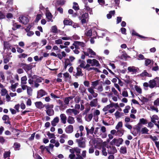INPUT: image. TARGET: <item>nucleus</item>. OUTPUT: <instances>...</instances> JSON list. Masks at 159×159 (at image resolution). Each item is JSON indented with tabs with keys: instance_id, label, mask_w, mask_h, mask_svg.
Instances as JSON below:
<instances>
[{
	"instance_id": "f257e3e1",
	"label": "nucleus",
	"mask_w": 159,
	"mask_h": 159,
	"mask_svg": "<svg viewBox=\"0 0 159 159\" xmlns=\"http://www.w3.org/2000/svg\"><path fill=\"white\" fill-rule=\"evenodd\" d=\"M98 81H93L92 82V87H89L88 88L87 90L89 92L91 93L94 98H96L97 97L98 94L94 92V89L95 88L96 86L98 84Z\"/></svg>"
},
{
	"instance_id": "f03ea898",
	"label": "nucleus",
	"mask_w": 159,
	"mask_h": 159,
	"mask_svg": "<svg viewBox=\"0 0 159 159\" xmlns=\"http://www.w3.org/2000/svg\"><path fill=\"white\" fill-rule=\"evenodd\" d=\"M123 139L122 138H119L118 139H114L110 143L112 145H116L119 147L122 143Z\"/></svg>"
},
{
	"instance_id": "7ed1b4c3",
	"label": "nucleus",
	"mask_w": 159,
	"mask_h": 159,
	"mask_svg": "<svg viewBox=\"0 0 159 159\" xmlns=\"http://www.w3.org/2000/svg\"><path fill=\"white\" fill-rule=\"evenodd\" d=\"M84 52L85 55L88 56L90 58L94 57L96 55V53L90 48H87V51Z\"/></svg>"
},
{
	"instance_id": "20e7f679",
	"label": "nucleus",
	"mask_w": 159,
	"mask_h": 159,
	"mask_svg": "<svg viewBox=\"0 0 159 159\" xmlns=\"http://www.w3.org/2000/svg\"><path fill=\"white\" fill-rule=\"evenodd\" d=\"M87 62L91 64L92 66H100L98 61L95 59H93V60L88 59L87 60Z\"/></svg>"
},
{
	"instance_id": "39448f33",
	"label": "nucleus",
	"mask_w": 159,
	"mask_h": 159,
	"mask_svg": "<svg viewBox=\"0 0 159 159\" xmlns=\"http://www.w3.org/2000/svg\"><path fill=\"white\" fill-rule=\"evenodd\" d=\"M79 111L75 109H68L66 110V114L69 116H72L73 114L75 115H77L79 113Z\"/></svg>"
},
{
	"instance_id": "423d86ee",
	"label": "nucleus",
	"mask_w": 159,
	"mask_h": 159,
	"mask_svg": "<svg viewBox=\"0 0 159 159\" xmlns=\"http://www.w3.org/2000/svg\"><path fill=\"white\" fill-rule=\"evenodd\" d=\"M91 64L87 63L86 65H85L84 69H85L88 71L95 70L98 72H101V71L99 70L97 68L91 67Z\"/></svg>"
},
{
	"instance_id": "0eeeda50",
	"label": "nucleus",
	"mask_w": 159,
	"mask_h": 159,
	"mask_svg": "<svg viewBox=\"0 0 159 159\" xmlns=\"http://www.w3.org/2000/svg\"><path fill=\"white\" fill-rule=\"evenodd\" d=\"M155 80H151L149 81V87L151 88H154L156 85L157 83L159 82V78L157 77L155 78Z\"/></svg>"
},
{
	"instance_id": "6e6552de",
	"label": "nucleus",
	"mask_w": 159,
	"mask_h": 159,
	"mask_svg": "<svg viewBox=\"0 0 159 159\" xmlns=\"http://www.w3.org/2000/svg\"><path fill=\"white\" fill-rule=\"evenodd\" d=\"M83 138H81L79 139H77L76 142L78 144V146L81 148H84L85 147V142L83 140Z\"/></svg>"
},
{
	"instance_id": "1a4fd4ad",
	"label": "nucleus",
	"mask_w": 159,
	"mask_h": 159,
	"mask_svg": "<svg viewBox=\"0 0 159 159\" xmlns=\"http://www.w3.org/2000/svg\"><path fill=\"white\" fill-rule=\"evenodd\" d=\"M73 45L75 46L76 49H80L81 47H83L85 46V45L83 42L75 41L73 43Z\"/></svg>"
},
{
	"instance_id": "9d476101",
	"label": "nucleus",
	"mask_w": 159,
	"mask_h": 159,
	"mask_svg": "<svg viewBox=\"0 0 159 159\" xmlns=\"http://www.w3.org/2000/svg\"><path fill=\"white\" fill-rule=\"evenodd\" d=\"M128 72L132 74H135L139 70V68L134 66H130L128 68Z\"/></svg>"
},
{
	"instance_id": "9b49d317",
	"label": "nucleus",
	"mask_w": 159,
	"mask_h": 159,
	"mask_svg": "<svg viewBox=\"0 0 159 159\" xmlns=\"http://www.w3.org/2000/svg\"><path fill=\"white\" fill-rule=\"evenodd\" d=\"M88 14L85 13L83 14L81 16L79 17L80 20H81V23L83 24L85 23L88 17Z\"/></svg>"
},
{
	"instance_id": "f8f14e48",
	"label": "nucleus",
	"mask_w": 159,
	"mask_h": 159,
	"mask_svg": "<svg viewBox=\"0 0 159 159\" xmlns=\"http://www.w3.org/2000/svg\"><path fill=\"white\" fill-rule=\"evenodd\" d=\"M20 21L24 24H26L29 22V19L28 17L25 16H20L19 17Z\"/></svg>"
},
{
	"instance_id": "ddd939ff",
	"label": "nucleus",
	"mask_w": 159,
	"mask_h": 159,
	"mask_svg": "<svg viewBox=\"0 0 159 159\" xmlns=\"http://www.w3.org/2000/svg\"><path fill=\"white\" fill-rule=\"evenodd\" d=\"M69 151L71 153H74L75 152L76 155H79L80 153L81 149L78 147H74L70 149Z\"/></svg>"
},
{
	"instance_id": "4468645a",
	"label": "nucleus",
	"mask_w": 159,
	"mask_h": 159,
	"mask_svg": "<svg viewBox=\"0 0 159 159\" xmlns=\"http://www.w3.org/2000/svg\"><path fill=\"white\" fill-rule=\"evenodd\" d=\"M35 66V64L34 63H32L28 65H25L24 67L25 70L29 71Z\"/></svg>"
},
{
	"instance_id": "2eb2a0df",
	"label": "nucleus",
	"mask_w": 159,
	"mask_h": 159,
	"mask_svg": "<svg viewBox=\"0 0 159 159\" xmlns=\"http://www.w3.org/2000/svg\"><path fill=\"white\" fill-rule=\"evenodd\" d=\"M74 128L72 125L67 126L65 129V131L67 134L71 133L73 131Z\"/></svg>"
},
{
	"instance_id": "dca6fc26",
	"label": "nucleus",
	"mask_w": 159,
	"mask_h": 159,
	"mask_svg": "<svg viewBox=\"0 0 159 159\" xmlns=\"http://www.w3.org/2000/svg\"><path fill=\"white\" fill-rule=\"evenodd\" d=\"M89 105L91 107H96L98 105L97 98H95L92 100L89 103Z\"/></svg>"
},
{
	"instance_id": "f3484780",
	"label": "nucleus",
	"mask_w": 159,
	"mask_h": 159,
	"mask_svg": "<svg viewBox=\"0 0 159 159\" xmlns=\"http://www.w3.org/2000/svg\"><path fill=\"white\" fill-rule=\"evenodd\" d=\"M45 15L48 22L51 21L52 22L53 21V20L52 19L53 16L51 13L50 12L45 13Z\"/></svg>"
},
{
	"instance_id": "a211bd4d",
	"label": "nucleus",
	"mask_w": 159,
	"mask_h": 159,
	"mask_svg": "<svg viewBox=\"0 0 159 159\" xmlns=\"http://www.w3.org/2000/svg\"><path fill=\"white\" fill-rule=\"evenodd\" d=\"M60 116L62 123L63 124H65L66 123L67 119L66 115L64 114H62L60 115Z\"/></svg>"
},
{
	"instance_id": "6ab92c4d",
	"label": "nucleus",
	"mask_w": 159,
	"mask_h": 159,
	"mask_svg": "<svg viewBox=\"0 0 159 159\" xmlns=\"http://www.w3.org/2000/svg\"><path fill=\"white\" fill-rule=\"evenodd\" d=\"M59 119L58 117H55L51 121V124L53 126H56L57 123H58Z\"/></svg>"
},
{
	"instance_id": "aec40b11",
	"label": "nucleus",
	"mask_w": 159,
	"mask_h": 159,
	"mask_svg": "<svg viewBox=\"0 0 159 159\" xmlns=\"http://www.w3.org/2000/svg\"><path fill=\"white\" fill-rule=\"evenodd\" d=\"M77 72L75 74V76L76 77L80 76H82L83 74L82 72L81 69L79 67L76 68Z\"/></svg>"
},
{
	"instance_id": "412c9836",
	"label": "nucleus",
	"mask_w": 159,
	"mask_h": 159,
	"mask_svg": "<svg viewBox=\"0 0 159 159\" xmlns=\"http://www.w3.org/2000/svg\"><path fill=\"white\" fill-rule=\"evenodd\" d=\"M72 65V64L69 58H66L65 59V61L64 63V68L66 69L68 66H71Z\"/></svg>"
},
{
	"instance_id": "4be33fe9",
	"label": "nucleus",
	"mask_w": 159,
	"mask_h": 159,
	"mask_svg": "<svg viewBox=\"0 0 159 159\" xmlns=\"http://www.w3.org/2000/svg\"><path fill=\"white\" fill-rule=\"evenodd\" d=\"M85 129L87 131V135H88L89 134H93V133L94 130V127L93 126H92L90 129H89L88 127H86Z\"/></svg>"
},
{
	"instance_id": "5701e85b",
	"label": "nucleus",
	"mask_w": 159,
	"mask_h": 159,
	"mask_svg": "<svg viewBox=\"0 0 159 159\" xmlns=\"http://www.w3.org/2000/svg\"><path fill=\"white\" fill-rule=\"evenodd\" d=\"M0 81L3 83H5V76L4 72L0 71Z\"/></svg>"
},
{
	"instance_id": "b1692460",
	"label": "nucleus",
	"mask_w": 159,
	"mask_h": 159,
	"mask_svg": "<svg viewBox=\"0 0 159 159\" xmlns=\"http://www.w3.org/2000/svg\"><path fill=\"white\" fill-rule=\"evenodd\" d=\"M94 134L97 137H99L100 135H101L102 133L101 132L100 128H99L96 127L95 128L94 131Z\"/></svg>"
},
{
	"instance_id": "393cba45",
	"label": "nucleus",
	"mask_w": 159,
	"mask_h": 159,
	"mask_svg": "<svg viewBox=\"0 0 159 159\" xmlns=\"http://www.w3.org/2000/svg\"><path fill=\"white\" fill-rule=\"evenodd\" d=\"M46 94V92L43 90L41 89L39 90L38 93L37 97L40 98Z\"/></svg>"
},
{
	"instance_id": "a878e982",
	"label": "nucleus",
	"mask_w": 159,
	"mask_h": 159,
	"mask_svg": "<svg viewBox=\"0 0 159 159\" xmlns=\"http://www.w3.org/2000/svg\"><path fill=\"white\" fill-rule=\"evenodd\" d=\"M63 23L65 25H71L72 24V22L70 19H65L63 21Z\"/></svg>"
},
{
	"instance_id": "bb28decb",
	"label": "nucleus",
	"mask_w": 159,
	"mask_h": 159,
	"mask_svg": "<svg viewBox=\"0 0 159 159\" xmlns=\"http://www.w3.org/2000/svg\"><path fill=\"white\" fill-rule=\"evenodd\" d=\"M74 96H70L65 98L64 100V103L68 105L69 104V101L74 98Z\"/></svg>"
},
{
	"instance_id": "cd10ccee",
	"label": "nucleus",
	"mask_w": 159,
	"mask_h": 159,
	"mask_svg": "<svg viewBox=\"0 0 159 159\" xmlns=\"http://www.w3.org/2000/svg\"><path fill=\"white\" fill-rule=\"evenodd\" d=\"M67 122L70 124H74L75 122L74 117L71 116H69L67 118Z\"/></svg>"
},
{
	"instance_id": "c85d7f7f",
	"label": "nucleus",
	"mask_w": 159,
	"mask_h": 159,
	"mask_svg": "<svg viewBox=\"0 0 159 159\" xmlns=\"http://www.w3.org/2000/svg\"><path fill=\"white\" fill-rule=\"evenodd\" d=\"M110 149L111 151H110L109 150H108V152L110 154H114L116 153L117 152V150H116L115 147L112 146L110 147Z\"/></svg>"
},
{
	"instance_id": "c756f323",
	"label": "nucleus",
	"mask_w": 159,
	"mask_h": 159,
	"mask_svg": "<svg viewBox=\"0 0 159 159\" xmlns=\"http://www.w3.org/2000/svg\"><path fill=\"white\" fill-rule=\"evenodd\" d=\"M149 130L146 127H143L141 128L140 132L142 134H148Z\"/></svg>"
},
{
	"instance_id": "7c9ffc66",
	"label": "nucleus",
	"mask_w": 159,
	"mask_h": 159,
	"mask_svg": "<svg viewBox=\"0 0 159 159\" xmlns=\"http://www.w3.org/2000/svg\"><path fill=\"white\" fill-rule=\"evenodd\" d=\"M124 81L127 84H129L132 83V79H130L129 76H126L125 79L124 80Z\"/></svg>"
},
{
	"instance_id": "2f4dec72",
	"label": "nucleus",
	"mask_w": 159,
	"mask_h": 159,
	"mask_svg": "<svg viewBox=\"0 0 159 159\" xmlns=\"http://www.w3.org/2000/svg\"><path fill=\"white\" fill-rule=\"evenodd\" d=\"M158 119L159 117L158 116L156 115H154L151 117V121L152 122L155 124L156 123V121L155 120H158Z\"/></svg>"
},
{
	"instance_id": "473e14b6",
	"label": "nucleus",
	"mask_w": 159,
	"mask_h": 159,
	"mask_svg": "<svg viewBox=\"0 0 159 159\" xmlns=\"http://www.w3.org/2000/svg\"><path fill=\"white\" fill-rule=\"evenodd\" d=\"M93 117V115L92 114H89L87 115L85 117L86 120L89 122L91 120Z\"/></svg>"
},
{
	"instance_id": "72a5a7b5",
	"label": "nucleus",
	"mask_w": 159,
	"mask_h": 159,
	"mask_svg": "<svg viewBox=\"0 0 159 159\" xmlns=\"http://www.w3.org/2000/svg\"><path fill=\"white\" fill-rule=\"evenodd\" d=\"M51 31L55 33H57L58 30L57 26L56 25L52 26L51 29Z\"/></svg>"
},
{
	"instance_id": "f704fd0d",
	"label": "nucleus",
	"mask_w": 159,
	"mask_h": 159,
	"mask_svg": "<svg viewBox=\"0 0 159 159\" xmlns=\"http://www.w3.org/2000/svg\"><path fill=\"white\" fill-rule=\"evenodd\" d=\"M21 84H26L27 83V78L26 76L21 77Z\"/></svg>"
},
{
	"instance_id": "c9c22d12",
	"label": "nucleus",
	"mask_w": 159,
	"mask_h": 159,
	"mask_svg": "<svg viewBox=\"0 0 159 159\" xmlns=\"http://www.w3.org/2000/svg\"><path fill=\"white\" fill-rule=\"evenodd\" d=\"M46 113L48 115L51 116L53 115L54 111L52 109V108H51L46 110Z\"/></svg>"
},
{
	"instance_id": "e433bc0d",
	"label": "nucleus",
	"mask_w": 159,
	"mask_h": 159,
	"mask_svg": "<svg viewBox=\"0 0 159 159\" xmlns=\"http://www.w3.org/2000/svg\"><path fill=\"white\" fill-rule=\"evenodd\" d=\"M79 66L81 68H84L85 66L84 62L81 60H80L79 61Z\"/></svg>"
},
{
	"instance_id": "4c0bfd02",
	"label": "nucleus",
	"mask_w": 159,
	"mask_h": 159,
	"mask_svg": "<svg viewBox=\"0 0 159 159\" xmlns=\"http://www.w3.org/2000/svg\"><path fill=\"white\" fill-rule=\"evenodd\" d=\"M134 89L139 94H141L142 93V89L140 87L137 85H135L134 86Z\"/></svg>"
},
{
	"instance_id": "58836bf2",
	"label": "nucleus",
	"mask_w": 159,
	"mask_h": 159,
	"mask_svg": "<svg viewBox=\"0 0 159 159\" xmlns=\"http://www.w3.org/2000/svg\"><path fill=\"white\" fill-rule=\"evenodd\" d=\"M140 75L141 76H147L148 77H151L152 76L151 74H149L145 70L141 74H140Z\"/></svg>"
},
{
	"instance_id": "ea45409f",
	"label": "nucleus",
	"mask_w": 159,
	"mask_h": 159,
	"mask_svg": "<svg viewBox=\"0 0 159 159\" xmlns=\"http://www.w3.org/2000/svg\"><path fill=\"white\" fill-rule=\"evenodd\" d=\"M120 152L121 153L125 154L127 152L126 148L125 147H121L120 149Z\"/></svg>"
},
{
	"instance_id": "a19ab883",
	"label": "nucleus",
	"mask_w": 159,
	"mask_h": 159,
	"mask_svg": "<svg viewBox=\"0 0 159 159\" xmlns=\"http://www.w3.org/2000/svg\"><path fill=\"white\" fill-rule=\"evenodd\" d=\"M35 104L36 107L39 108H41L43 107V105L41 102H37Z\"/></svg>"
},
{
	"instance_id": "79ce46f5",
	"label": "nucleus",
	"mask_w": 159,
	"mask_h": 159,
	"mask_svg": "<svg viewBox=\"0 0 159 159\" xmlns=\"http://www.w3.org/2000/svg\"><path fill=\"white\" fill-rule=\"evenodd\" d=\"M123 126L122 123L121 121L119 122L116 126L115 129L118 130L122 127Z\"/></svg>"
},
{
	"instance_id": "37998d69",
	"label": "nucleus",
	"mask_w": 159,
	"mask_h": 159,
	"mask_svg": "<svg viewBox=\"0 0 159 159\" xmlns=\"http://www.w3.org/2000/svg\"><path fill=\"white\" fill-rule=\"evenodd\" d=\"M20 25H17L16 23H14L13 24L12 29L15 30H16L17 29L20 28Z\"/></svg>"
},
{
	"instance_id": "c03bdc74",
	"label": "nucleus",
	"mask_w": 159,
	"mask_h": 159,
	"mask_svg": "<svg viewBox=\"0 0 159 159\" xmlns=\"http://www.w3.org/2000/svg\"><path fill=\"white\" fill-rule=\"evenodd\" d=\"M1 95L2 96H5L7 93V90L4 88L1 89Z\"/></svg>"
},
{
	"instance_id": "a18cd8bd",
	"label": "nucleus",
	"mask_w": 159,
	"mask_h": 159,
	"mask_svg": "<svg viewBox=\"0 0 159 159\" xmlns=\"http://www.w3.org/2000/svg\"><path fill=\"white\" fill-rule=\"evenodd\" d=\"M139 100L143 103L147 102L148 101V99L143 97L141 96L139 98Z\"/></svg>"
},
{
	"instance_id": "49530a36",
	"label": "nucleus",
	"mask_w": 159,
	"mask_h": 159,
	"mask_svg": "<svg viewBox=\"0 0 159 159\" xmlns=\"http://www.w3.org/2000/svg\"><path fill=\"white\" fill-rule=\"evenodd\" d=\"M32 90L31 88L30 87H28L27 89V92L28 94L29 95H31L32 93Z\"/></svg>"
},
{
	"instance_id": "de8ad7c7",
	"label": "nucleus",
	"mask_w": 159,
	"mask_h": 159,
	"mask_svg": "<svg viewBox=\"0 0 159 159\" xmlns=\"http://www.w3.org/2000/svg\"><path fill=\"white\" fill-rule=\"evenodd\" d=\"M73 8L75 10H77L79 9V6L77 3L75 2L73 3Z\"/></svg>"
},
{
	"instance_id": "09e8293b",
	"label": "nucleus",
	"mask_w": 159,
	"mask_h": 159,
	"mask_svg": "<svg viewBox=\"0 0 159 159\" xmlns=\"http://www.w3.org/2000/svg\"><path fill=\"white\" fill-rule=\"evenodd\" d=\"M93 114L94 117L98 116L100 114V111L98 109H95L94 110Z\"/></svg>"
},
{
	"instance_id": "8fccbe9b",
	"label": "nucleus",
	"mask_w": 159,
	"mask_h": 159,
	"mask_svg": "<svg viewBox=\"0 0 159 159\" xmlns=\"http://www.w3.org/2000/svg\"><path fill=\"white\" fill-rule=\"evenodd\" d=\"M63 76L65 78L66 80H68L69 79H70V75L69 73L67 72H66L63 74Z\"/></svg>"
},
{
	"instance_id": "3c124183",
	"label": "nucleus",
	"mask_w": 159,
	"mask_h": 159,
	"mask_svg": "<svg viewBox=\"0 0 159 159\" xmlns=\"http://www.w3.org/2000/svg\"><path fill=\"white\" fill-rule=\"evenodd\" d=\"M18 83H16L14 84H12L11 85V89L13 91H15V89L16 88V87L18 85Z\"/></svg>"
},
{
	"instance_id": "603ef678",
	"label": "nucleus",
	"mask_w": 159,
	"mask_h": 159,
	"mask_svg": "<svg viewBox=\"0 0 159 159\" xmlns=\"http://www.w3.org/2000/svg\"><path fill=\"white\" fill-rule=\"evenodd\" d=\"M123 130L122 129H118L117 131V135L119 136H121L123 134ZM117 135V134H116Z\"/></svg>"
},
{
	"instance_id": "864d4df0",
	"label": "nucleus",
	"mask_w": 159,
	"mask_h": 159,
	"mask_svg": "<svg viewBox=\"0 0 159 159\" xmlns=\"http://www.w3.org/2000/svg\"><path fill=\"white\" fill-rule=\"evenodd\" d=\"M115 14V11H111L110 12V13L107 15V17L108 19H110L111 17V14L114 15Z\"/></svg>"
},
{
	"instance_id": "5fc2aeb1",
	"label": "nucleus",
	"mask_w": 159,
	"mask_h": 159,
	"mask_svg": "<svg viewBox=\"0 0 159 159\" xmlns=\"http://www.w3.org/2000/svg\"><path fill=\"white\" fill-rule=\"evenodd\" d=\"M139 122L141 124H146L147 123V120L144 118H142L140 119Z\"/></svg>"
},
{
	"instance_id": "6e6d98bb",
	"label": "nucleus",
	"mask_w": 159,
	"mask_h": 159,
	"mask_svg": "<svg viewBox=\"0 0 159 159\" xmlns=\"http://www.w3.org/2000/svg\"><path fill=\"white\" fill-rule=\"evenodd\" d=\"M10 152L9 151L6 152L4 154L3 156L4 158L8 157L10 156Z\"/></svg>"
},
{
	"instance_id": "4d7b16f0",
	"label": "nucleus",
	"mask_w": 159,
	"mask_h": 159,
	"mask_svg": "<svg viewBox=\"0 0 159 159\" xmlns=\"http://www.w3.org/2000/svg\"><path fill=\"white\" fill-rule=\"evenodd\" d=\"M14 148L16 150H18L20 147V145L17 143H15L14 145Z\"/></svg>"
},
{
	"instance_id": "13d9d810",
	"label": "nucleus",
	"mask_w": 159,
	"mask_h": 159,
	"mask_svg": "<svg viewBox=\"0 0 159 159\" xmlns=\"http://www.w3.org/2000/svg\"><path fill=\"white\" fill-rule=\"evenodd\" d=\"M47 135L49 138L51 139L55 138V135L54 134L50 133L49 132H48Z\"/></svg>"
},
{
	"instance_id": "bf43d9fd",
	"label": "nucleus",
	"mask_w": 159,
	"mask_h": 159,
	"mask_svg": "<svg viewBox=\"0 0 159 159\" xmlns=\"http://www.w3.org/2000/svg\"><path fill=\"white\" fill-rule=\"evenodd\" d=\"M55 43L56 44H61L62 43V39H59L55 41Z\"/></svg>"
},
{
	"instance_id": "052dcab7",
	"label": "nucleus",
	"mask_w": 159,
	"mask_h": 159,
	"mask_svg": "<svg viewBox=\"0 0 159 159\" xmlns=\"http://www.w3.org/2000/svg\"><path fill=\"white\" fill-rule=\"evenodd\" d=\"M45 107L46 109V110H47L48 109H49L51 108H53V105L52 104H47L45 105Z\"/></svg>"
},
{
	"instance_id": "680f3d73",
	"label": "nucleus",
	"mask_w": 159,
	"mask_h": 159,
	"mask_svg": "<svg viewBox=\"0 0 159 159\" xmlns=\"http://www.w3.org/2000/svg\"><path fill=\"white\" fill-rule=\"evenodd\" d=\"M102 152L103 155L107 156V152L106 151V148L105 147H102Z\"/></svg>"
},
{
	"instance_id": "e2e57ef3",
	"label": "nucleus",
	"mask_w": 159,
	"mask_h": 159,
	"mask_svg": "<svg viewBox=\"0 0 159 159\" xmlns=\"http://www.w3.org/2000/svg\"><path fill=\"white\" fill-rule=\"evenodd\" d=\"M80 131V136H82L83 135L82 131L84 130V127L82 125H80L79 127Z\"/></svg>"
},
{
	"instance_id": "0e129e2a",
	"label": "nucleus",
	"mask_w": 159,
	"mask_h": 159,
	"mask_svg": "<svg viewBox=\"0 0 159 159\" xmlns=\"http://www.w3.org/2000/svg\"><path fill=\"white\" fill-rule=\"evenodd\" d=\"M100 129L102 133H105L106 131V128L104 126H102Z\"/></svg>"
},
{
	"instance_id": "69168bd1",
	"label": "nucleus",
	"mask_w": 159,
	"mask_h": 159,
	"mask_svg": "<svg viewBox=\"0 0 159 159\" xmlns=\"http://www.w3.org/2000/svg\"><path fill=\"white\" fill-rule=\"evenodd\" d=\"M80 89L81 93L83 94L85 93L86 91V89L84 87L80 88Z\"/></svg>"
},
{
	"instance_id": "338daca9",
	"label": "nucleus",
	"mask_w": 159,
	"mask_h": 159,
	"mask_svg": "<svg viewBox=\"0 0 159 159\" xmlns=\"http://www.w3.org/2000/svg\"><path fill=\"white\" fill-rule=\"evenodd\" d=\"M85 34L86 35L90 37L91 36L92 34V31L91 30H88L85 33Z\"/></svg>"
},
{
	"instance_id": "774afa93",
	"label": "nucleus",
	"mask_w": 159,
	"mask_h": 159,
	"mask_svg": "<svg viewBox=\"0 0 159 159\" xmlns=\"http://www.w3.org/2000/svg\"><path fill=\"white\" fill-rule=\"evenodd\" d=\"M154 104L156 106H159V98H157L154 101Z\"/></svg>"
}]
</instances>
